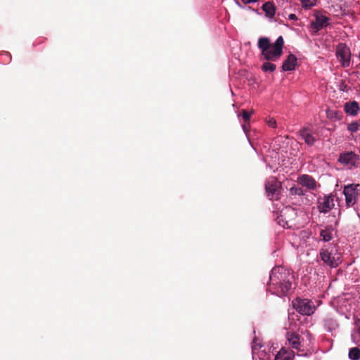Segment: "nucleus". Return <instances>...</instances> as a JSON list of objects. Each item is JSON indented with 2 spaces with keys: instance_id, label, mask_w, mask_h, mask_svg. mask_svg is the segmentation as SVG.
<instances>
[{
  "instance_id": "nucleus-1",
  "label": "nucleus",
  "mask_w": 360,
  "mask_h": 360,
  "mask_svg": "<svg viewBox=\"0 0 360 360\" xmlns=\"http://www.w3.org/2000/svg\"><path fill=\"white\" fill-rule=\"evenodd\" d=\"M293 274L283 266L272 269L269 276L268 291L279 297L286 295L292 288Z\"/></svg>"
},
{
  "instance_id": "nucleus-2",
  "label": "nucleus",
  "mask_w": 360,
  "mask_h": 360,
  "mask_svg": "<svg viewBox=\"0 0 360 360\" xmlns=\"http://www.w3.org/2000/svg\"><path fill=\"white\" fill-rule=\"evenodd\" d=\"M284 41L281 36L278 37L274 44H271L270 39L267 37H260L257 46L262 51V55L267 61H275L278 59L283 53Z\"/></svg>"
},
{
  "instance_id": "nucleus-3",
  "label": "nucleus",
  "mask_w": 360,
  "mask_h": 360,
  "mask_svg": "<svg viewBox=\"0 0 360 360\" xmlns=\"http://www.w3.org/2000/svg\"><path fill=\"white\" fill-rule=\"evenodd\" d=\"M319 256L323 263L330 268H336L342 262L341 254L338 252L336 247L321 248Z\"/></svg>"
},
{
  "instance_id": "nucleus-4",
  "label": "nucleus",
  "mask_w": 360,
  "mask_h": 360,
  "mask_svg": "<svg viewBox=\"0 0 360 360\" xmlns=\"http://www.w3.org/2000/svg\"><path fill=\"white\" fill-rule=\"evenodd\" d=\"M297 217V210L292 207H285L281 211L278 217V224L284 228H291L295 225V221Z\"/></svg>"
},
{
  "instance_id": "nucleus-5",
  "label": "nucleus",
  "mask_w": 360,
  "mask_h": 360,
  "mask_svg": "<svg viewBox=\"0 0 360 360\" xmlns=\"http://www.w3.org/2000/svg\"><path fill=\"white\" fill-rule=\"evenodd\" d=\"M281 188V182L275 176H270L266 179L265 190L270 200H278Z\"/></svg>"
},
{
  "instance_id": "nucleus-6",
  "label": "nucleus",
  "mask_w": 360,
  "mask_h": 360,
  "mask_svg": "<svg viewBox=\"0 0 360 360\" xmlns=\"http://www.w3.org/2000/svg\"><path fill=\"white\" fill-rule=\"evenodd\" d=\"M292 306L295 310L302 315L312 314L316 308L314 302L308 299L296 298L292 301Z\"/></svg>"
},
{
  "instance_id": "nucleus-7",
  "label": "nucleus",
  "mask_w": 360,
  "mask_h": 360,
  "mask_svg": "<svg viewBox=\"0 0 360 360\" xmlns=\"http://www.w3.org/2000/svg\"><path fill=\"white\" fill-rule=\"evenodd\" d=\"M359 155L353 151L342 152L340 154L338 162L349 168H356L359 166Z\"/></svg>"
},
{
  "instance_id": "nucleus-8",
  "label": "nucleus",
  "mask_w": 360,
  "mask_h": 360,
  "mask_svg": "<svg viewBox=\"0 0 360 360\" xmlns=\"http://www.w3.org/2000/svg\"><path fill=\"white\" fill-rule=\"evenodd\" d=\"M359 184H349L344 188V194L345 195V202L347 207H352L357 200L359 195L357 188Z\"/></svg>"
},
{
  "instance_id": "nucleus-9",
  "label": "nucleus",
  "mask_w": 360,
  "mask_h": 360,
  "mask_svg": "<svg viewBox=\"0 0 360 360\" xmlns=\"http://www.w3.org/2000/svg\"><path fill=\"white\" fill-rule=\"evenodd\" d=\"M336 56L342 66L347 68L350 64L351 52L349 48L345 44H340L336 49Z\"/></svg>"
},
{
  "instance_id": "nucleus-10",
  "label": "nucleus",
  "mask_w": 360,
  "mask_h": 360,
  "mask_svg": "<svg viewBox=\"0 0 360 360\" xmlns=\"http://www.w3.org/2000/svg\"><path fill=\"white\" fill-rule=\"evenodd\" d=\"M317 204V207L320 212L328 213L335 206L334 197L333 195H328L319 198Z\"/></svg>"
},
{
  "instance_id": "nucleus-11",
  "label": "nucleus",
  "mask_w": 360,
  "mask_h": 360,
  "mask_svg": "<svg viewBox=\"0 0 360 360\" xmlns=\"http://www.w3.org/2000/svg\"><path fill=\"white\" fill-rule=\"evenodd\" d=\"M314 15L315 17V20L311 22V27L315 32H319L323 27H326L328 25L329 18L323 15L321 11H314Z\"/></svg>"
},
{
  "instance_id": "nucleus-12",
  "label": "nucleus",
  "mask_w": 360,
  "mask_h": 360,
  "mask_svg": "<svg viewBox=\"0 0 360 360\" xmlns=\"http://www.w3.org/2000/svg\"><path fill=\"white\" fill-rule=\"evenodd\" d=\"M298 133L304 141V143L309 146H314L317 140L316 137L314 136L312 128L309 127L302 128Z\"/></svg>"
},
{
  "instance_id": "nucleus-13",
  "label": "nucleus",
  "mask_w": 360,
  "mask_h": 360,
  "mask_svg": "<svg viewBox=\"0 0 360 360\" xmlns=\"http://www.w3.org/2000/svg\"><path fill=\"white\" fill-rule=\"evenodd\" d=\"M297 182L309 190H315L317 186L316 180L311 176L302 174L297 179Z\"/></svg>"
},
{
  "instance_id": "nucleus-14",
  "label": "nucleus",
  "mask_w": 360,
  "mask_h": 360,
  "mask_svg": "<svg viewBox=\"0 0 360 360\" xmlns=\"http://www.w3.org/2000/svg\"><path fill=\"white\" fill-rule=\"evenodd\" d=\"M286 338L292 348L299 351L302 350L301 349V347L302 346L301 338L298 334L293 332H288Z\"/></svg>"
},
{
  "instance_id": "nucleus-15",
  "label": "nucleus",
  "mask_w": 360,
  "mask_h": 360,
  "mask_svg": "<svg viewBox=\"0 0 360 360\" xmlns=\"http://www.w3.org/2000/svg\"><path fill=\"white\" fill-rule=\"evenodd\" d=\"M297 57L294 54H289L287 58L283 61L282 69L283 71H291L295 70L297 65Z\"/></svg>"
},
{
  "instance_id": "nucleus-16",
  "label": "nucleus",
  "mask_w": 360,
  "mask_h": 360,
  "mask_svg": "<svg viewBox=\"0 0 360 360\" xmlns=\"http://www.w3.org/2000/svg\"><path fill=\"white\" fill-rule=\"evenodd\" d=\"M345 111L350 115H356L360 110V107L356 101L347 102L344 105Z\"/></svg>"
},
{
  "instance_id": "nucleus-17",
  "label": "nucleus",
  "mask_w": 360,
  "mask_h": 360,
  "mask_svg": "<svg viewBox=\"0 0 360 360\" xmlns=\"http://www.w3.org/2000/svg\"><path fill=\"white\" fill-rule=\"evenodd\" d=\"M265 13V15L269 18H272L276 13V6L273 2L268 1L264 3L262 7Z\"/></svg>"
},
{
  "instance_id": "nucleus-18",
  "label": "nucleus",
  "mask_w": 360,
  "mask_h": 360,
  "mask_svg": "<svg viewBox=\"0 0 360 360\" xmlns=\"http://www.w3.org/2000/svg\"><path fill=\"white\" fill-rule=\"evenodd\" d=\"M294 353L292 351H288L282 348L276 354L275 360H293Z\"/></svg>"
},
{
  "instance_id": "nucleus-19",
  "label": "nucleus",
  "mask_w": 360,
  "mask_h": 360,
  "mask_svg": "<svg viewBox=\"0 0 360 360\" xmlns=\"http://www.w3.org/2000/svg\"><path fill=\"white\" fill-rule=\"evenodd\" d=\"M324 326L329 331H333L336 330L339 324L336 319L332 317H327L324 320Z\"/></svg>"
},
{
  "instance_id": "nucleus-20",
  "label": "nucleus",
  "mask_w": 360,
  "mask_h": 360,
  "mask_svg": "<svg viewBox=\"0 0 360 360\" xmlns=\"http://www.w3.org/2000/svg\"><path fill=\"white\" fill-rule=\"evenodd\" d=\"M333 229L331 226H328L325 229H322L320 232V236L325 242H328L333 238Z\"/></svg>"
},
{
  "instance_id": "nucleus-21",
  "label": "nucleus",
  "mask_w": 360,
  "mask_h": 360,
  "mask_svg": "<svg viewBox=\"0 0 360 360\" xmlns=\"http://www.w3.org/2000/svg\"><path fill=\"white\" fill-rule=\"evenodd\" d=\"M348 356L351 360H359L360 359V349L358 347L351 348L349 351Z\"/></svg>"
},
{
  "instance_id": "nucleus-22",
  "label": "nucleus",
  "mask_w": 360,
  "mask_h": 360,
  "mask_svg": "<svg viewBox=\"0 0 360 360\" xmlns=\"http://www.w3.org/2000/svg\"><path fill=\"white\" fill-rule=\"evenodd\" d=\"M264 72H274L276 70V65L269 62L264 63L262 66Z\"/></svg>"
},
{
  "instance_id": "nucleus-23",
  "label": "nucleus",
  "mask_w": 360,
  "mask_h": 360,
  "mask_svg": "<svg viewBox=\"0 0 360 360\" xmlns=\"http://www.w3.org/2000/svg\"><path fill=\"white\" fill-rule=\"evenodd\" d=\"M300 2L305 9H309L316 5V0H300Z\"/></svg>"
},
{
  "instance_id": "nucleus-24",
  "label": "nucleus",
  "mask_w": 360,
  "mask_h": 360,
  "mask_svg": "<svg viewBox=\"0 0 360 360\" xmlns=\"http://www.w3.org/2000/svg\"><path fill=\"white\" fill-rule=\"evenodd\" d=\"M290 193L291 195H304V193L302 188L300 187L296 186H294L290 188Z\"/></svg>"
},
{
  "instance_id": "nucleus-25",
  "label": "nucleus",
  "mask_w": 360,
  "mask_h": 360,
  "mask_svg": "<svg viewBox=\"0 0 360 360\" xmlns=\"http://www.w3.org/2000/svg\"><path fill=\"white\" fill-rule=\"evenodd\" d=\"M253 113H254L253 110H251V112H249L246 110H242L240 115L242 116V117H243V120L245 121V122H249L250 119V116Z\"/></svg>"
},
{
  "instance_id": "nucleus-26",
  "label": "nucleus",
  "mask_w": 360,
  "mask_h": 360,
  "mask_svg": "<svg viewBox=\"0 0 360 360\" xmlns=\"http://www.w3.org/2000/svg\"><path fill=\"white\" fill-rule=\"evenodd\" d=\"M359 129V124L357 122H352L347 126V129L351 132H356Z\"/></svg>"
},
{
  "instance_id": "nucleus-27",
  "label": "nucleus",
  "mask_w": 360,
  "mask_h": 360,
  "mask_svg": "<svg viewBox=\"0 0 360 360\" xmlns=\"http://www.w3.org/2000/svg\"><path fill=\"white\" fill-rule=\"evenodd\" d=\"M267 124L270 127L275 128L276 127V121L274 118H271L267 121Z\"/></svg>"
},
{
  "instance_id": "nucleus-28",
  "label": "nucleus",
  "mask_w": 360,
  "mask_h": 360,
  "mask_svg": "<svg viewBox=\"0 0 360 360\" xmlns=\"http://www.w3.org/2000/svg\"><path fill=\"white\" fill-rule=\"evenodd\" d=\"M249 127V122H245V124L243 125V130L245 131V133L248 131Z\"/></svg>"
},
{
  "instance_id": "nucleus-29",
  "label": "nucleus",
  "mask_w": 360,
  "mask_h": 360,
  "mask_svg": "<svg viewBox=\"0 0 360 360\" xmlns=\"http://www.w3.org/2000/svg\"><path fill=\"white\" fill-rule=\"evenodd\" d=\"M241 1H242V2L244 4H250V3L256 2L258 0H241Z\"/></svg>"
},
{
  "instance_id": "nucleus-30",
  "label": "nucleus",
  "mask_w": 360,
  "mask_h": 360,
  "mask_svg": "<svg viewBox=\"0 0 360 360\" xmlns=\"http://www.w3.org/2000/svg\"><path fill=\"white\" fill-rule=\"evenodd\" d=\"M288 18L290 20H297V17L296 16L295 14H293V13H291L288 15Z\"/></svg>"
},
{
  "instance_id": "nucleus-31",
  "label": "nucleus",
  "mask_w": 360,
  "mask_h": 360,
  "mask_svg": "<svg viewBox=\"0 0 360 360\" xmlns=\"http://www.w3.org/2000/svg\"><path fill=\"white\" fill-rule=\"evenodd\" d=\"M356 326H357V327H358L359 333V334H360V319H359V320H358V321H356Z\"/></svg>"
},
{
  "instance_id": "nucleus-32",
  "label": "nucleus",
  "mask_w": 360,
  "mask_h": 360,
  "mask_svg": "<svg viewBox=\"0 0 360 360\" xmlns=\"http://www.w3.org/2000/svg\"><path fill=\"white\" fill-rule=\"evenodd\" d=\"M359 59H360V51H359Z\"/></svg>"
}]
</instances>
